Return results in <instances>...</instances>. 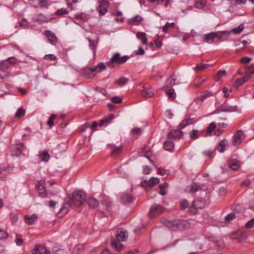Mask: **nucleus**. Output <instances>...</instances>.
I'll return each mask as SVG.
<instances>
[{"label": "nucleus", "mask_w": 254, "mask_h": 254, "mask_svg": "<svg viewBox=\"0 0 254 254\" xmlns=\"http://www.w3.org/2000/svg\"><path fill=\"white\" fill-rule=\"evenodd\" d=\"M80 75L86 79H90L95 77L97 74L95 67H85L81 70Z\"/></svg>", "instance_id": "1a4fd4ad"}, {"label": "nucleus", "mask_w": 254, "mask_h": 254, "mask_svg": "<svg viewBox=\"0 0 254 254\" xmlns=\"http://www.w3.org/2000/svg\"><path fill=\"white\" fill-rule=\"evenodd\" d=\"M15 242L17 246H21L23 244V241L22 237L20 234L16 235V238Z\"/></svg>", "instance_id": "864d4df0"}, {"label": "nucleus", "mask_w": 254, "mask_h": 254, "mask_svg": "<svg viewBox=\"0 0 254 254\" xmlns=\"http://www.w3.org/2000/svg\"><path fill=\"white\" fill-rule=\"evenodd\" d=\"M184 132L179 128L176 129H171L168 133V137L170 139H179L183 136Z\"/></svg>", "instance_id": "f8f14e48"}, {"label": "nucleus", "mask_w": 254, "mask_h": 254, "mask_svg": "<svg viewBox=\"0 0 254 254\" xmlns=\"http://www.w3.org/2000/svg\"><path fill=\"white\" fill-rule=\"evenodd\" d=\"M86 195L81 190H76L72 193L71 197L69 199V203L70 205L79 207L85 201Z\"/></svg>", "instance_id": "20e7f679"}, {"label": "nucleus", "mask_w": 254, "mask_h": 254, "mask_svg": "<svg viewBox=\"0 0 254 254\" xmlns=\"http://www.w3.org/2000/svg\"><path fill=\"white\" fill-rule=\"evenodd\" d=\"M32 254H51V251L45 246L38 245L32 250Z\"/></svg>", "instance_id": "ddd939ff"}, {"label": "nucleus", "mask_w": 254, "mask_h": 254, "mask_svg": "<svg viewBox=\"0 0 254 254\" xmlns=\"http://www.w3.org/2000/svg\"><path fill=\"white\" fill-rule=\"evenodd\" d=\"M87 203L88 206L90 208H95L99 204L98 200L92 197H89L87 199Z\"/></svg>", "instance_id": "2f4dec72"}, {"label": "nucleus", "mask_w": 254, "mask_h": 254, "mask_svg": "<svg viewBox=\"0 0 254 254\" xmlns=\"http://www.w3.org/2000/svg\"><path fill=\"white\" fill-rule=\"evenodd\" d=\"M189 205V201L186 199L183 200L180 202L181 208L183 210L186 209L188 207Z\"/></svg>", "instance_id": "6e6d98bb"}, {"label": "nucleus", "mask_w": 254, "mask_h": 254, "mask_svg": "<svg viewBox=\"0 0 254 254\" xmlns=\"http://www.w3.org/2000/svg\"><path fill=\"white\" fill-rule=\"evenodd\" d=\"M45 187V182L43 180L38 181V184L36 185V188L39 192V195L42 197H45L46 195Z\"/></svg>", "instance_id": "4468645a"}, {"label": "nucleus", "mask_w": 254, "mask_h": 254, "mask_svg": "<svg viewBox=\"0 0 254 254\" xmlns=\"http://www.w3.org/2000/svg\"><path fill=\"white\" fill-rule=\"evenodd\" d=\"M200 189V186L195 183H193L191 185L188 187L189 191L191 193L196 192Z\"/></svg>", "instance_id": "4c0bfd02"}, {"label": "nucleus", "mask_w": 254, "mask_h": 254, "mask_svg": "<svg viewBox=\"0 0 254 254\" xmlns=\"http://www.w3.org/2000/svg\"><path fill=\"white\" fill-rule=\"evenodd\" d=\"M236 217V215L234 213H231L225 216V220L226 222H229L235 219Z\"/></svg>", "instance_id": "5fc2aeb1"}, {"label": "nucleus", "mask_w": 254, "mask_h": 254, "mask_svg": "<svg viewBox=\"0 0 254 254\" xmlns=\"http://www.w3.org/2000/svg\"><path fill=\"white\" fill-rule=\"evenodd\" d=\"M55 254H66V251L63 249H55L54 251Z\"/></svg>", "instance_id": "338daca9"}, {"label": "nucleus", "mask_w": 254, "mask_h": 254, "mask_svg": "<svg viewBox=\"0 0 254 254\" xmlns=\"http://www.w3.org/2000/svg\"><path fill=\"white\" fill-rule=\"evenodd\" d=\"M38 216L36 214H33L31 215H25L24 216V222L28 225H33L38 220Z\"/></svg>", "instance_id": "aec40b11"}, {"label": "nucleus", "mask_w": 254, "mask_h": 254, "mask_svg": "<svg viewBox=\"0 0 254 254\" xmlns=\"http://www.w3.org/2000/svg\"><path fill=\"white\" fill-rule=\"evenodd\" d=\"M208 66L209 64H204L202 63L198 64H197L194 67H193V69L196 72H200L205 69Z\"/></svg>", "instance_id": "58836bf2"}, {"label": "nucleus", "mask_w": 254, "mask_h": 254, "mask_svg": "<svg viewBox=\"0 0 254 254\" xmlns=\"http://www.w3.org/2000/svg\"><path fill=\"white\" fill-rule=\"evenodd\" d=\"M252 60V59L248 57H244L240 60V62L241 64H246L250 63Z\"/></svg>", "instance_id": "13d9d810"}, {"label": "nucleus", "mask_w": 254, "mask_h": 254, "mask_svg": "<svg viewBox=\"0 0 254 254\" xmlns=\"http://www.w3.org/2000/svg\"><path fill=\"white\" fill-rule=\"evenodd\" d=\"M165 210V208L160 204H155L151 206L148 213V217L150 218L161 215Z\"/></svg>", "instance_id": "6e6552de"}, {"label": "nucleus", "mask_w": 254, "mask_h": 254, "mask_svg": "<svg viewBox=\"0 0 254 254\" xmlns=\"http://www.w3.org/2000/svg\"><path fill=\"white\" fill-rule=\"evenodd\" d=\"M206 77L204 76L196 77L194 81L193 87L194 88H197L199 87L205 81Z\"/></svg>", "instance_id": "bb28decb"}, {"label": "nucleus", "mask_w": 254, "mask_h": 254, "mask_svg": "<svg viewBox=\"0 0 254 254\" xmlns=\"http://www.w3.org/2000/svg\"><path fill=\"white\" fill-rule=\"evenodd\" d=\"M237 110L236 106H230L227 104L226 102L222 104L218 109L216 110V113L220 112H235Z\"/></svg>", "instance_id": "2eb2a0df"}, {"label": "nucleus", "mask_w": 254, "mask_h": 254, "mask_svg": "<svg viewBox=\"0 0 254 254\" xmlns=\"http://www.w3.org/2000/svg\"><path fill=\"white\" fill-rule=\"evenodd\" d=\"M175 25V24L174 22L169 23V22H167L166 23V24L164 26H163L162 31L164 33H166L168 32V29L170 28H173L174 27Z\"/></svg>", "instance_id": "c03bdc74"}, {"label": "nucleus", "mask_w": 254, "mask_h": 254, "mask_svg": "<svg viewBox=\"0 0 254 254\" xmlns=\"http://www.w3.org/2000/svg\"><path fill=\"white\" fill-rule=\"evenodd\" d=\"M7 238V233L2 230H0V239L3 240Z\"/></svg>", "instance_id": "69168bd1"}, {"label": "nucleus", "mask_w": 254, "mask_h": 254, "mask_svg": "<svg viewBox=\"0 0 254 254\" xmlns=\"http://www.w3.org/2000/svg\"><path fill=\"white\" fill-rule=\"evenodd\" d=\"M116 238L111 241V246L117 252H120L123 249V245L120 242L125 241L127 240V231L123 228H119L117 230Z\"/></svg>", "instance_id": "f03ea898"}, {"label": "nucleus", "mask_w": 254, "mask_h": 254, "mask_svg": "<svg viewBox=\"0 0 254 254\" xmlns=\"http://www.w3.org/2000/svg\"><path fill=\"white\" fill-rule=\"evenodd\" d=\"M250 78L251 75L249 72H248V70H247L246 75L241 78L237 79L235 82V84L238 86H241L246 83Z\"/></svg>", "instance_id": "b1692460"}, {"label": "nucleus", "mask_w": 254, "mask_h": 254, "mask_svg": "<svg viewBox=\"0 0 254 254\" xmlns=\"http://www.w3.org/2000/svg\"><path fill=\"white\" fill-rule=\"evenodd\" d=\"M228 145V143L225 139L221 140L217 147L216 149L220 153H223L225 151V148Z\"/></svg>", "instance_id": "cd10ccee"}, {"label": "nucleus", "mask_w": 254, "mask_h": 254, "mask_svg": "<svg viewBox=\"0 0 254 254\" xmlns=\"http://www.w3.org/2000/svg\"><path fill=\"white\" fill-rule=\"evenodd\" d=\"M129 59L128 56H121L120 53H116L113 54L110 61L107 63V64L109 67L113 68L125 63Z\"/></svg>", "instance_id": "39448f33"}, {"label": "nucleus", "mask_w": 254, "mask_h": 254, "mask_svg": "<svg viewBox=\"0 0 254 254\" xmlns=\"http://www.w3.org/2000/svg\"><path fill=\"white\" fill-rule=\"evenodd\" d=\"M25 115V110L20 107L18 108L15 113V116L16 118H20Z\"/></svg>", "instance_id": "de8ad7c7"}, {"label": "nucleus", "mask_w": 254, "mask_h": 254, "mask_svg": "<svg viewBox=\"0 0 254 254\" xmlns=\"http://www.w3.org/2000/svg\"><path fill=\"white\" fill-rule=\"evenodd\" d=\"M254 226V218L252 219L247 222L245 227L247 228H252Z\"/></svg>", "instance_id": "0e129e2a"}, {"label": "nucleus", "mask_w": 254, "mask_h": 254, "mask_svg": "<svg viewBox=\"0 0 254 254\" xmlns=\"http://www.w3.org/2000/svg\"><path fill=\"white\" fill-rule=\"evenodd\" d=\"M67 204H64L63 207L60 209L59 212L58 213V215L60 217H63L68 212V208L67 207Z\"/></svg>", "instance_id": "ea45409f"}, {"label": "nucleus", "mask_w": 254, "mask_h": 254, "mask_svg": "<svg viewBox=\"0 0 254 254\" xmlns=\"http://www.w3.org/2000/svg\"><path fill=\"white\" fill-rule=\"evenodd\" d=\"M15 59L14 57L8 58L0 63V78L3 79L8 76L9 72L8 68L11 64H15Z\"/></svg>", "instance_id": "423d86ee"}, {"label": "nucleus", "mask_w": 254, "mask_h": 254, "mask_svg": "<svg viewBox=\"0 0 254 254\" xmlns=\"http://www.w3.org/2000/svg\"><path fill=\"white\" fill-rule=\"evenodd\" d=\"M39 4L43 8H48L49 6L48 0H39Z\"/></svg>", "instance_id": "4d7b16f0"}, {"label": "nucleus", "mask_w": 254, "mask_h": 254, "mask_svg": "<svg viewBox=\"0 0 254 254\" xmlns=\"http://www.w3.org/2000/svg\"><path fill=\"white\" fill-rule=\"evenodd\" d=\"M165 93L169 98L172 99H175L176 97V94L175 92V90L173 88L166 89Z\"/></svg>", "instance_id": "a19ab883"}, {"label": "nucleus", "mask_w": 254, "mask_h": 254, "mask_svg": "<svg viewBox=\"0 0 254 254\" xmlns=\"http://www.w3.org/2000/svg\"><path fill=\"white\" fill-rule=\"evenodd\" d=\"M133 200V197L127 193H124L121 196V201L123 204L131 203Z\"/></svg>", "instance_id": "5701e85b"}, {"label": "nucleus", "mask_w": 254, "mask_h": 254, "mask_svg": "<svg viewBox=\"0 0 254 254\" xmlns=\"http://www.w3.org/2000/svg\"><path fill=\"white\" fill-rule=\"evenodd\" d=\"M44 59L46 60H50L51 61H56L57 59L56 56L53 54L45 55L44 57Z\"/></svg>", "instance_id": "e2e57ef3"}, {"label": "nucleus", "mask_w": 254, "mask_h": 254, "mask_svg": "<svg viewBox=\"0 0 254 254\" xmlns=\"http://www.w3.org/2000/svg\"><path fill=\"white\" fill-rule=\"evenodd\" d=\"M142 18L139 15H136L128 20V23L130 25H137L142 21Z\"/></svg>", "instance_id": "7c9ffc66"}, {"label": "nucleus", "mask_w": 254, "mask_h": 254, "mask_svg": "<svg viewBox=\"0 0 254 254\" xmlns=\"http://www.w3.org/2000/svg\"><path fill=\"white\" fill-rule=\"evenodd\" d=\"M109 7V2L108 0H101L98 1V6L97 7V10L100 16L104 15L108 11Z\"/></svg>", "instance_id": "9d476101"}, {"label": "nucleus", "mask_w": 254, "mask_h": 254, "mask_svg": "<svg viewBox=\"0 0 254 254\" xmlns=\"http://www.w3.org/2000/svg\"><path fill=\"white\" fill-rule=\"evenodd\" d=\"M141 132L140 128H134L131 130V133L133 135H138Z\"/></svg>", "instance_id": "774afa93"}, {"label": "nucleus", "mask_w": 254, "mask_h": 254, "mask_svg": "<svg viewBox=\"0 0 254 254\" xmlns=\"http://www.w3.org/2000/svg\"><path fill=\"white\" fill-rule=\"evenodd\" d=\"M163 224L168 229L173 231H183L190 227L188 221L182 219L166 220Z\"/></svg>", "instance_id": "f257e3e1"}, {"label": "nucleus", "mask_w": 254, "mask_h": 254, "mask_svg": "<svg viewBox=\"0 0 254 254\" xmlns=\"http://www.w3.org/2000/svg\"><path fill=\"white\" fill-rule=\"evenodd\" d=\"M111 101L115 104H119L122 102V99L119 96H115L111 98Z\"/></svg>", "instance_id": "052dcab7"}, {"label": "nucleus", "mask_w": 254, "mask_h": 254, "mask_svg": "<svg viewBox=\"0 0 254 254\" xmlns=\"http://www.w3.org/2000/svg\"><path fill=\"white\" fill-rule=\"evenodd\" d=\"M216 124L212 122L209 124V125L206 128V130L205 131V133H203L204 136H211L212 135V133L216 129Z\"/></svg>", "instance_id": "393cba45"}, {"label": "nucleus", "mask_w": 254, "mask_h": 254, "mask_svg": "<svg viewBox=\"0 0 254 254\" xmlns=\"http://www.w3.org/2000/svg\"><path fill=\"white\" fill-rule=\"evenodd\" d=\"M94 67L96 68V72H101L106 69V66L105 64L103 62L99 63L96 66H93Z\"/></svg>", "instance_id": "a18cd8bd"}, {"label": "nucleus", "mask_w": 254, "mask_h": 254, "mask_svg": "<svg viewBox=\"0 0 254 254\" xmlns=\"http://www.w3.org/2000/svg\"><path fill=\"white\" fill-rule=\"evenodd\" d=\"M163 147L166 150L172 151L174 147V143L172 141L167 140L164 142Z\"/></svg>", "instance_id": "e433bc0d"}, {"label": "nucleus", "mask_w": 254, "mask_h": 254, "mask_svg": "<svg viewBox=\"0 0 254 254\" xmlns=\"http://www.w3.org/2000/svg\"><path fill=\"white\" fill-rule=\"evenodd\" d=\"M57 118V115L55 114H52L51 116L49 118L47 122V125H48L50 128H51L54 125V120Z\"/></svg>", "instance_id": "8fccbe9b"}, {"label": "nucleus", "mask_w": 254, "mask_h": 254, "mask_svg": "<svg viewBox=\"0 0 254 254\" xmlns=\"http://www.w3.org/2000/svg\"><path fill=\"white\" fill-rule=\"evenodd\" d=\"M122 149L121 146H113L111 149V154L114 156H117L121 152Z\"/></svg>", "instance_id": "37998d69"}, {"label": "nucleus", "mask_w": 254, "mask_h": 254, "mask_svg": "<svg viewBox=\"0 0 254 254\" xmlns=\"http://www.w3.org/2000/svg\"><path fill=\"white\" fill-rule=\"evenodd\" d=\"M97 126H98V123L96 121L93 122L92 123V124L91 125V126H90V125L88 124H87L85 125V126L86 127H90L93 130H96V128L97 127Z\"/></svg>", "instance_id": "680f3d73"}, {"label": "nucleus", "mask_w": 254, "mask_h": 254, "mask_svg": "<svg viewBox=\"0 0 254 254\" xmlns=\"http://www.w3.org/2000/svg\"><path fill=\"white\" fill-rule=\"evenodd\" d=\"M192 124L191 119L190 118L185 119L183 120L178 126L180 129H182L186 127L187 126Z\"/></svg>", "instance_id": "473e14b6"}, {"label": "nucleus", "mask_w": 254, "mask_h": 254, "mask_svg": "<svg viewBox=\"0 0 254 254\" xmlns=\"http://www.w3.org/2000/svg\"><path fill=\"white\" fill-rule=\"evenodd\" d=\"M228 165L230 168L234 171H237L240 168V162L236 159L230 158L228 160Z\"/></svg>", "instance_id": "a211bd4d"}, {"label": "nucleus", "mask_w": 254, "mask_h": 254, "mask_svg": "<svg viewBox=\"0 0 254 254\" xmlns=\"http://www.w3.org/2000/svg\"><path fill=\"white\" fill-rule=\"evenodd\" d=\"M230 34V32L228 31L212 32L203 35V39L204 42L211 44L213 42L215 39L219 41H225Z\"/></svg>", "instance_id": "7ed1b4c3"}, {"label": "nucleus", "mask_w": 254, "mask_h": 254, "mask_svg": "<svg viewBox=\"0 0 254 254\" xmlns=\"http://www.w3.org/2000/svg\"><path fill=\"white\" fill-rule=\"evenodd\" d=\"M47 18L42 13H40L37 15L35 21L45 22L47 21Z\"/></svg>", "instance_id": "09e8293b"}, {"label": "nucleus", "mask_w": 254, "mask_h": 254, "mask_svg": "<svg viewBox=\"0 0 254 254\" xmlns=\"http://www.w3.org/2000/svg\"><path fill=\"white\" fill-rule=\"evenodd\" d=\"M206 204V201L204 198L197 199L192 202L191 207L189 209V212L191 214H196L197 210L204 208Z\"/></svg>", "instance_id": "0eeeda50"}, {"label": "nucleus", "mask_w": 254, "mask_h": 254, "mask_svg": "<svg viewBox=\"0 0 254 254\" xmlns=\"http://www.w3.org/2000/svg\"><path fill=\"white\" fill-rule=\"evenodd\" d=\"M25 149L26 147L23 143H19L12 146L10 150V154L12 156H19L21 154L22 152Z\"/></svg>", "instance_id": "9b49d317"}, {"label": "nucleus", "mask_w": 254, "mask_h": 254, "mask_svg": "<svg viewBox=\"0 0 254 254\" xmlns=\"http://www.w3.org/2000/svg\"><path fill=\"white\" fill-rule=\"evenodd\" d=\"M68 12V10L66 9L65 8H61L60 9H58L56 12V15L58 16H63L65 14H67Z\"/></svg>", "instance_id": "603ef678"}, {"label": "nucleus", "mask_w": 254, "mask_h": 254, "mask_svg": "<svg viewBox=\"0 0 254 254\" xmlns=\"http://www.w3.org/2000/svg\"><path fill=\"white\" fill-rule=\"evenodd\" d=\"M74 17L76 20H80L83 21H86L89 18V15L85 13H76L74 15Z\"/></svg>", "instance_id": "c756f323"}, {"label": "nucleus", "mask_w": 254, "mask_h": 254, "mask_svg": "<svg viewBox=\"0 0 254 254\" xmlns=\"http://www.w3.org/2000/svg\"><path fill=\"white\" fill-rule=\"evenodd\" d=\"M243 132L241 130H238L235 135L233 136V144L234 146L239 145L243 140L242 139Z\"/></svg>", "instance_id": "412c9836"}, {"label": "nucleus", "mask_w": 254, "mask_h": 254, "mask_svg": "<svg viewBox=\"0 0 254 254\" xmlns=\"http://www.w3.org/2000/svg\"><path fill=\"white\" fill-rule=\"evenodd\" d=\"M205 133V130L198 131L196 129H193L189 133L190 137L192 139L195 140L199 138L200 136H204V134Z\"/></svg>", "instance_id": "4be33fe9"}, {"label": "nucleus", "mask_w": 254, "mask_h": 254, "mask_svg": "<svg viewBox=\"0 0 254 254\" xmlns=\"http://www.w3.org/2000/svg\"><path fill=\"white\" fill-rule=\"evenodd\" d=\"M244 28V25L243 24H241L237 27L233 29L232 32L235 34H238L240 33L243 30Z\"/></svg>", "instance_id": "3c124183"}, {"label": "nucleus", "mask_w": 254, "mask_h": 254, "mask_svg": "<svg viewBox=\"0 0 254 254\" xmlns=\"http://www.w3.org/2000/svg\"><path fill=\"white\" fill-rule=\"evenodd\" d=\"M39 156L40 160L42 161L47 162L50 159V155L46 151L40 152Z\"/></svg>", "instance_id": "f704fd0d"}, {"label": "nucleus", "mask_w": 254, "mask_h": 254, "mask_svg": "<svg viewBox=\"0 0 254 254\" xmlns=\"http://www.w3.org/2000/svg\"><path fill=\"white\" fill-rule=\"evenodd\" d=\"M176 81V77L175 75H173L167 79L166 81V86L167 88L171 87L177 84Z\"/></svg>", "instance_id": "c85d7f7f"}, {"label": "nucleus", "mask_w": 254, "mask_h": 254, "mask_svg": "<svg viewBox=\"0 0 254 254\" xmlns=\"http://www.w3.org/2000/svg\"><path fill=\"white\" fill-rule=\"evenodd\" d=\"M136 36L138 39L141 41L143 45H147L148 44V39L146 37L145 33L137 32Z\"/></svg>", "instance_id": "a878e982"}, {"label": "nucleus", "mask_w": 254, "mask_h": 254, "mask_svg": "<svg viewBox=\"0 0 254 254\" xmlns=\"http://www.w3.org/2000/svg\"><path fill=\"white\" fill-rule=\"evenodd\" d=\"M88 41L89 43V47L91 49L93 52V55L95 56L96 53V48L98 45V41L93 40L88 38Z\"/></svg>", "instance_id": "72a5a7b5"}, {"label": "nucleus", "mask_w": 254, "mask_h": 254, "mask_svg": "<svg viewBox=\"0 0 254 254\" xmlns=\"http://www.w3.org/2000/svg\"><path fill=\"white\" fill-rule=\"evenodd\" d=\"M160 180L157 178L152 177L148 181L143 180L141 181V185L143 187H152L159 183Z\"/></svg>", "instance_id": "f3484780"}, {"label": "nucleus", "mask_w": 254, "mask_h": 254, "mask_svg": "<svg viewBox=\"0 0 254 254\" xmlns=\"http://www.w3.org/2000/svg\"><path fill=\"white\" fill-rule=\"evenodd\" d=\"M44 34L47 37L48 41L52 45H56L57 43V37L54 33L49 30L44 31Z\"/></svg>", "instance_id": "6ab92c4d"}, {"label": "nucleus", "mask_w": 254, "mask_h": 254, "mask_svg": "<svg viewBox=\"0 0 254 254\" xmlns=\"http://www.w3.org/2000/svg\"><path fill=\"white\" fill-rule=\"evenodd\" d=\"M143 89L141 91V95L146 98H151L154 93L153 90L150 87L149 85L145 84L143 86Z\"/></svg>", "instance_id": "dca6fc26"}, {"label": "nucleus", "mask_w": 254, "mask_h": 254, "mask_svg": "<svg viewBox=\"0 0 254 254\" xmlns=\"http://www.w3.org/2000/svg\"><path fill=\"white\" fill-rule=\"evenodd\" d=\"M102 204L108 208L112 206V202L108 199H104L102 201Z\"/></svg>", "instance_id": "bf43d9fd"}, {"label": "nucleus", "mask_w": 254, "mask_h": 254, "mask_svg": "<svg viewBox=\"0 0 254 254\" xmlns=\"http://www.w3.org/2000/svg\"><path fill=\"white\" fill-rule=\"evenodd\" d=\"M212 94L211 92L208 91H205L202 94L197 97V99L200 101H203L205 99L212 96Z\"/></svg>", "instance_id": "79ce46f5"}, {"label": "nucleus", "mask_w": 254, "mask_h": 254, "mask_svg": "<svg viewBox=\"0 0 254 254\" xmlns=\"http://www.w3.org/2000/svg\"><path fill=\"white\" fill-rule=\"evenodd\" d=\"M206 4V0H195L194 7L198 9H202Z\"/></svg>", "instance_id": "c9c22d12"}, {"label": "nucleus", "mask_w": 254, "mask_h": 254, "mask_svg": "<svg viewBox=\"0 0 254 254\" xmlns=\"http://www.w3.org/2000/svg\"><path fill=\"white\" fill-rule=\"evenodd\" d=\"M128 80L127 78L122 77L116 80L115 82L120 86H123L126 84L128 82Z\"/></svg>", "instance_id": "49530a36"}]
</instances>
